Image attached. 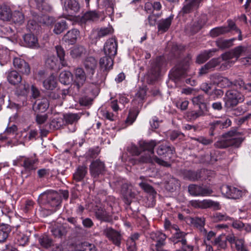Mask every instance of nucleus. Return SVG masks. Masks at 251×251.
<instances>
[{
    "mask_svg": "<svg viewBox=\"0 0 251 251\" xmlns=\"http://www.w3.org/2000/svg\"><path fill=\"white\" fill-rule=\"evenodd\" d=\"M38 201L42 204L46 205L47 207H51V212L56 211V207L61 203L57 193L53 190H48L40 194L39 196Z\"/></svg>",
    "mask_w": 251,
    "mask_h": 251,
    "instance_id": "nucleus-1",
    "label": "nucleus"
},
{
    "mask_svg": "<svg viewBox=\"0 0 251 251\" xmlns=\"http://www.w3.org/2000/svg\"><path fill=\"white\" fill-rule=\"evenodd\" d=\"M235 132L230 131L227 132L221 139L214 143V146L217 148L224 149L229 146L238 148L244 138L242 137H235Z\"/></svg>",
    "mask_w": 251,
    "mask_h": 251,
    "instance_id": "nucleus-2",
    "label": "nucleus"
},
{
    "mask_svg": "<svg viewBox=\"0 0 251 251\" xmlns=\"http://www.w3.org/2000/svg\"><path fill=\"white\" fill-rule=\"evenodd\" d=\"M244 96L236 90H229L226 92L224 101L225 106L228 109H233L238 103L244 101Z\"/></svg>",
    "mask_w": 251,
    "mask_h": 251,
    "instance_id": "nucleus-3",
    "label": "nucleus"
},
{
    "mask_svg": "<svg viewBox=\"0 0 251 251\" xmlns=\"http://www.w3.org/2000/svg\"><path fill=\"white\" fill-rule=\"evenodd\" d=\"M150 236L152 241L155 242V244L150 245V249L151 251H169L164 249L167 238L165 234L157 231L151 232Z\"/></svg>",
    "mask_w": 251,
    "mask_h": 251,
    "instance_id": "nucleus-4",
    "label": "nucleus"
},
{
    "mask_svg": "<svg viewBox=\"0 0 251 251\" xmlns=\"http://www.w3.org/2000/svg\"><path fill=\"white\" fill-rule=\"evenodd\" d=\"M189 203L192 207L195 208H213L214 210H217L220 209L221 208L219 202L209 199L202 201L199 200H192L190 201Z\"/></svg>",
    "mask_w": 251,
    "mask_h": 251,
    "instance_id": "nucleus-5",
    "label": "nucleus"
},
{
    "mask_svg": "<svg viewBox=\"0 0 251 251\" xmlns=\"http://www.w3.org/2000/svg\"><path fill=\"white\" fill-rule=\"evenodd\" d=\"M231 125V121L229 118L215 120L208 124L209 134L213 136L221 129L227 128Z\"/></svg>",
    "mask_w": 251,
    "mask_h": 251,
    "instance_id": "nucleus-6",
    "label": "nucleus"
},
{
    "mask_svg": "<svg viewBox=\"0 0 251 251\" xmlns=\"http://www.w3.org/2000/svg\"><path fill=\"white\" fill-rule=\"evenodd\" d=\"M164 63L163 58L160 56L156 57L151 63L148 71V76L151 81L155 80L158 77Z\"/></svg>",
    "mask_w": 251,
    "mask_h": 251,
    "instance_id": "nucleus-7",
    "label": "nucleus"
},
{
    "mask_svg": "<svg viewBox=\"0 0 251 251\" xmlns=\"http://www.w3.org/2000/svg\"><path fill=\"white\" fill-rule=\"evenodd\" d=\"M188 192L193 196H209L213 193V190L208 187H203L196 184H191L188 186Z\"/></svg>",
    "mask_w": 251,
    "mask_h": 251,
    "instance_id": "nucleus-8",
    "label": "nucleus"
},
{
    "mask_svg": "<svg viewBox=\"0 0 251 251\" xmlns=\"http://www.w3.org/2000/svg\"><path fill=\"white\" fill-rule=\"evenodd\" d=\"M90 173L93 177H98L103 175L106 171L105 165L103 162L100 159L92 161L89 166Z\"/></svg>",
    "mask_w": 251,
    "mask_h": 251,
    "instance_id": "nucleus-9",
    "label": "nucleus"
},
{
    "mask_svg": "<svg viewBox=\"0 0 251 251\" xmlns=\"http://www.w3.org/2000/svg\"><path fill=\"white\" fill-rule=\"evenodd\" d=\"M73 85L77 91L84 85L86 81V75L81 68H76L74 71Z\"/></svg>",
    "mask_w": 251,
    "mask_h": 251,
    "instance_id": "nucleus-10",
    "label": "nucleus"
},
{
    "mask_svg": "<svg viewBox=\"0 0 251 251\" xmlns=\"http://www.w3.org/2000/svg\"><path fill=\"white\" fill-rule=\"evenodd\" d=\"M191 57L188 55L183 61L177 64L175 67L173 75L176 78L184 76L189 68Z\"/></svg>",
    "mask_w": 251,
    "mask_h": 251,
    "instance_id": "nucleus-11",
    "label": "nucleus"
},
{
    "mask_svg": "<svg viewBox=\"0 0 251 251\" xmlns=\"http://www.w3.org/2000/svg\"><path fill=\"white\" fill-rule=\"evenodd\" d=\"M113 32V29L112 26L95 29L92 31L90 35V38L93 42H97L100 38L110 35L112 34Z\"/></svg>",
    "mask_w": 251,
    "mask_h": 251,
    "instance_id": "nucleus-12",
    "label": "nucleus"
},
{
    "mask_svg": "<svg viewBox=\"0 0 251 251\" xmlns=\"http://www.w3.org/2000/svg\"><path fill=\"white\" fill-rule=\"evenodd\" d=\"M94 215L96 219L100 222H111L112 216L101 206L96 205L94 208Z\"/></svg>",
    "mask_w": 251,
    "mask_h": 251,
    "instance_id": "nucleus-13",
    "label": "nucleus"
},
{
    "mask_svg": "<svg viewBox=\"0 0 251 251\" xmlns=\"http://www.w3.org/2000/svg\"><path fill=\"white\" fill-rule=\"evenodd\" d=\"M222 194L229 199H237L242 196V191L237 188L228 185H223L221 188Z\"/></svg>",
    "mask_w": 251,
    "mask_h": 251,
    "instance_id": "nucleus-14",
    "label": "nucleus"
},
{
    "mask_svg": "<svg viewBox=\"0 0 251 251\" xmlns=\"http://www.w3.org/2000/svg\"><path fill=\"white\" fill-rule=\"evenodd\" d=\"M210 80L215 84L222 88H230L232 87V81L228 78L222 76L218 74H214L210 76Z\"/></svg>",
    "mask_w": 251,
    "mask_h": 251,
    "instance_id": "nucleus-15",
    "label": "nucleus"
},
{
    "mask_svg": "<svg viewBox=\"0 0 251 251\" xmlns=\"http://www.w3.org/2000/svg\"><path fill=\"white\" fill-rule=\"evenodd\" d=\"M117 43L114 38H110L107 40L104 46V52L105 55L112 57L117 52Z\"/></svg>",
    "mask_w": 251,
    "mask_h": 251,
    "instance_id": "nucleus-16",
    "label": "nucleus"
},
{
    "mask_svg": "<svg viewBox=\"0 0 251 251\" xmlns=\"http://www.w3.org/2000/svg\"><path fill=\"white\" fill-rule=\"evenodd\" d=\"M106 236L114 244L119 247L121 245V235L120 233L111 227H106L103 231Z\"/></svg>",
    "mask_w": 251,
    "mask_h": 251,
    "instance_id": "nucleus-17",
    "label": "nucleus"
},
{
    "mask_svg": "<svg viewBox=\"0 0 251 251\" xmlns=\"http://www.w3.org/2000/svg\"><path fill=\"white\" fill-rule=\"evenodd\" d=\"M13 64L15 69L23 74H29L30 70L29 66L24 60L18 57L14 58Z\"/></svg>",
    "mask_w": 251,
    "mask_h": 251,
    "instance_id": "nucleus-18",
    "label": "nucleus"
},
{
    "mask_svg": "<svg viewBox=\"0 0 251 251\" xmlns=\"http://www.w3.org/2000/svg\"><path fill=\"white\" fill-rule=\"evenodd\" d=\"M64 8L69 14L73 15L79 11L80 5L76 0H66L64 3Z\"/></svg>",
    "mask_w": 251,
    "mask_h": 251,
    "instance_id": "nucleus-19",
    "label": "nucleus"
},
{
    "mask_svg": "<svg viewBox=\"0 0 251 251\" xmlns=\"http://www.w3.org/2000/svg\"><path fill=\"white\" fill-rule=\"evenodd\" d=\"M202 0H186L181 12L183 14H188L198 8Z\"/></svg>",
    "mask_w": 251,
    "mask_h": 251,
    "instance_id": "nucleus-20",
    "label": "nucleus"
},
{
    "mask_svg": "<svg viewBox=\"0 0 251 251\" xmlns=\"http://www.w3.org/2000/svg\"><path fill=\"white\" fill-rule=\"evenodd\" d=\"M187 233L182 231H178V232H175L173 234L172 236L170 238V240L172 242L174 245H176L180 243L181 246L183 247L187 245V242L186 239V235Z\"/></svg>",
    "mask_w": 251,
    "mask_h": 251,
    "instance_id": "nucleus-21",
    "label": "nucleus"
},
{
    "mask_svg": "<svg viewBox=\"0 0 251 251\" xmlns=\"http://www.w3.org/2000/svg\"><path fill=\"white\" fill-rule=\"evenodd\" d=\"M50 232L55 238H62L66 236L68 230L64 226H55L51 227Z\"/></svg>",
    "mask_w": 251,
    "mask_h": 251,
    "instance_id": "nucleus-22",
    "label": "nucleus"
},
{
    "mask_svg": "<svg viewBox=\"0 0 251 251\" xmlns=\"http://www.w3.org/2000/svg\"><path fill=\"white\" fill-rule=\"evenodd\" d=\"M79 31L76 29H73L68 31L63 36L62 40L66 43L70 45L74 44L76 41Z\"/></svg>",
    "mask_w": 251,
    "mask_h": 251,
    "instance_id": "nucleus-23",
    "label": "nucleus"
},
{
    "mask_svg": "<svg viewBox=\"0 0 251 251\" xmlns=\"http://www.w3.org/2000/svg\"><path fill=\"white\" fill-rule=\"evenodd\" d=\"M24 41L25 45L31 48L39 47V43L37 37L33 34L27 33L24 36Z\"/></svg>",
    "mask_w": 251,
    "mask_h": 251,
    "instance_id": "nucleus-24",
    "label": "nucleus"
},
{
    "mask_svg": "<svg viewBox=\"0 0 251 251\" xmlns=\"http://www.w3.org/2000/svg\"><path fill=\"white\" fill-rule=\"evenodd\" d=\"M36 162L35 159L28 157H25L23 165H22L24 167L25 170L23 171L22 173L23 174L26 173L27 174V176H29L31 171H34L36 169L37 167L35 165Z\"/></svg>",
    "mask_w": 251,
    "mask_h": 251,
    "instance_id": "nucleus-25",
    "label": "nucleus"
},
{
    "mask_svg": "<svg viewBox=\"0 0 251 251\" xmlns=\"http://www.w3.org/2000/svg\"><path fill=\"white\" fill-rule=\"evenodd\" d=\"M157 145L155 140L151 141H140L139 145L140 148L144 151H148V153L152 155H154V148Z\"/></svg>",
    "mask_w": 251,
    "mask_h": 251,
    "instance_id": "nucleus-26",
    "label": "nucleus"
},
{
    "mask_svg": "<svg viewBox=\"0 0 251 251\" xmlns=\"http://www.w3.org/2000/svg\"><path fill=\"white\" fill-rule=\"evenodd\" d=\"M27 141V132L23 131L17 133L15 138L11 142H9L8 143L9 144H11L12 146H15L20 145L25 146V143Z\"/></svg>",
    "mask_w": 251,
    "mask_h": 251,
    "instance_id": "nucleus-27",
    "label": "nucleus"
},
{
    "mask_svg": "<svg viewBox=\"0 0 251 251\" xmlns=\"http://www.w3.org/2000/svg\"><path fill=\"white\" fill-rule=\"evenodd\" d=\"M173 18L174 15H171L166 19L160 20L158 23V31L160 33L166 32L169 28Z\"/></svg>",
    "mask_w": 251,
    "mask_h": 251,
    "instance_id": "nucleus-28",
    "label": "nucleus"
},
{
    "mask_svg": "<svg viewBox=\"0 0 251 251\" xmlns=\"http://www.w3.org/2000/svg\"><path fill=\"white\" fill-rule=\"evenodd\" d=\"M175 149L167 143H163L159 145L157 148L156 152L159 156L166 155V154H173Z\"/></svg>",
    "mask_w": 251,
    "mask_h": 251,
    "instance_id": "nucleus-29",
    "label": "nucleus"
},
{
    "mask_svg": "<svg viewBox=\"0 0 251 251\" xmlns=\"http://www.w3.org/2000/svg\"><path fill=\"white\" fill-rule=\"evenodd\" d=\"M87 174V167L85 165L78 166L73 174V179L76 182L82 181Z\"/></svg>",
    "mask_w": 251,
    "mask_h": 251,
    "instance_id": "nucleus-30",
    "label": "nucleus"
},
{
    "mask_svg": "<svg viewBox=\"0 0 251 251\" xmlns=\"http://www.w3.org/2000/svg\"><path fill=\"white\" fill-rule=\"evenodd\" d=\"M49 106V102L47 98H43L36 100L33 106V108L36 112H44Z\"/></svg>",
    "mask_w": 251,
    "mask_h": 251,
    "instance_id": "nucleus-31",
    "label": "nucleus"
},
{
    "mask_svg": "<svg viewBox=\"0 0 251 251\" xmlns=\"http://www.w3.org/2000/svg\"><path fill=\"white\" fill-rule=\"evenodd\" d=\"M83 65L87 72L94 75L97 66V61L93 57H88L84 60Z\"/></svg>",
    "mask_w": 251,
    "mask_h": 251,
    "instance_id": "nucleus-32",
    "label": "nucleus"
},
{
    "mask_svg": "<svg viewBox=\"0 0 251 251\" xmlns=\"http://www.w3.org/2000/svg\"><path fill=\"white\" fill-rule=\"evenodd\" d=\"M100 65L103 71L109 70L112 68L113 65V58L110 56L105 55L100 60Z\"/></svg>",
    "mask_w": 251,
    "mask_h": 251,
    "instance_id": "nucleus-33",
    "label": "nucleus"
},
{
    "mask_svg": "<svg viewBox=\"0 0 251 251\" xmlns=\"http://www.w3.org/2000/svg\"><path fill=\"white\" fill-rule=\"evenodd\" d=\"M140 235L137 233L132 234L127 240L126 246L128 251H137L136 241L138 240Z\"/></svg>",
    "mask_w": 251,
    "mask_h": 251,
    "instance_id": "nucleus-34",
    "label": "nucleus"
},
{
    "mask_svg": "<svg viewBox=\"0 0 251 251\" xmlns=\"http://www.w3.org/2000/svg\"><path fill=\"white\" fill-rule=\"evenodd\" d=\"M7 79L10 84L16 85L22 81V77L16 71H11L7 73Z\"/></svg>",
    "mask_w": 251,
    "mask_h": 251,
    "instance_id": "nucleus-35",
    "label": "nucleus"
},
{
    "mask_svg": "<svg viewBox=\"0 0 251 251\" xmlns=\"http://www.w3.org/2000/svg\"><path fill=\"white\" fill-rule=\"evenodd\" d=\"M81 116V113H67L64 115L63 119L66 124H75L80 119Z\"/></svg>",
    "mask_w": 251,
    "mask_h": 251,
    "instance_id": "nucleus-36",
    "label": "nucleus"
},
{
    "mask_svg": "<svg viewBox=\"0 0 251 251\" xmlns=\"http://www.w3.org/2000/svg\"><path fill=\"white\" fill-rule=\"evenodd\" d=\"M192 101L194 105H196L199 106V109H203L204 110H208V108L203 96L199 95L195 97L192 99Z\"/></svg>",
    "mask_w": 251,
    "mask_h": 251,
    "instance_id": "nucleus-37",
    "label": "nucleus"
},
{
    "mask_svg": "<svg viewBox=\"0 0 251 251\" xmlns=\"http://www.w3.org/2000/svg\"><path fill=\"white\" fill-rule=\"evenodd\" d=\"M11 231L9 225L4 224H0V242H4L8 238Z\"/></svg>",
    "mask_w": 251,
    "mask_h": 251,
    "instance_id": "nucleus-38",
    "label": "nucleus"
},
{
    "mask_svg": "<svg viewBox=\"0 0 251 251\" xmlns=\"http://www.w3.org/2000/svg\"><path fill=\"white\" fill-rule=\"evenodd\" d=\"M38 241L40 245L45 249L50 248L53 244V241L52 238L46 234L42 235L39 238Z\"/></svg>",
    "mask_w": 251,
    "mask_h": 251,
    "instance_id": "nucleus-39",
    "label": "nucleus"
},
{
    "mask_svg": "<svg viewBox=\"0 0 251 251\" xmlns=\"http://www.w3.org/2000/svg\"><path fill=\"white\" fill-rule=\"evenodd\" d=\"M29 85L25 81H21V84L16 88L15 94L17 96H26L29 92Z\"/></svg>",
    "mask_w": 251,
    "mask_h": 251,
    "instance_id": "nucleus-40",
    "label": "nucleus"
},
{
    "mask_svg": "<svg viewBox=\"0 0 251 251\" xmlns=\"http://www.w3.org/2000/svg\"><path fill=\"white\" fill-rule=\"evenodd\" d=\"M37 8L43 12H50L52 7L47 0H34Z\"/></svg>",
    "mask_w": 251,
    "mask_h": 251,
    "instance_id": "nucleus-41",
    "label": "nucleus"
},
{
    "mask_svg": "<svg viewBox=\"0 0 251 251\" xmlns=\"http://www.w3.org/2000/svg\"><path fill=\"white\" fill-rule=\"evenodd\" d=\"M205 218L203 217H196L193 220V223L203 235H206V230L204 228Z\"/></svg>",
    "mask_w": 251,
    "mask_h": 251,
    "instance_id": "nucleus-42",
    "label": "nucleus"
},
{
    "mask_svg": "<svg viewBox=\"0 0 251 251\" xmlns=\"http://www.w3.org/2000/svg\"><path fill=\"white\" fill-rule=\"evenodd\" d=\"M213 245L216 246L219 250L226 249L227 244L225 235H221L216 238L213 242Z\"/></svg>",
    "mask_w": 251,
    "mask_h": 251,
    "instance_id": "nucleus-43",
    "label": "nucleus"
},
{
    "mask_svg": "<svg viewBox=\"0 0 251 251\" xmlns=\"http://www.w3.org/2000/svg\"><path fill=\"white\" fill-rule=\"evenodd\" d=\"M11 19L15 23L21 25L25 22V16L21 11L16 10L11 14Z\"/></svg>",
    "mask_w": 251,
    "mask_h": 251,
    "instance_id": "nucleus-44",
    "label": "nucleus"
},
{
    "mask_svg": "<svg viewBox=\"0 0 251 251\" xmlns=\"http://www.w3.org/2000/svg\"><path fill=\"white\" fill-rule=\"evenodd\" d=\"M56 79L53 75H50L43 81L44 87L48 90H53L56 86Z\"/></svg>",
    "mask_w": 251,
    "mask_h": 251,
    "instance_id": "nucleus-45",
    "label": "nucleus"
},
{
    "mask_svg": "<svg viewBox=\"0 0 251 251\" xmlns=\"http://www.w3.org/2000/svg\"><path fill=\"white\" fill-rule=\"evenodd\" d=\"M234 39L225 40L223 39H219L216 41V44L221 49H226L229 48L233 45V41Z\"/></svg>",
    "mask_w": 251,
    "mask_h": 251,
    "instance_id": "nucleus-46",
    "label": "nucleus"
},
{
    "mask_svg": "<svg viewBox=\"0 0 251 251\" xmlns=\"http://www.w3.org/2000/svg\"><path fill=\"white\" fill-rule=\"evenodd\" d=\"M232 50L236 60H237L241 56L247 55L248 53V48L245 46H239Z\"/></svg>",
    "mask_w": 251,
    "mask_h": 251,
    "instance_id": "nucleus-47",
    "label": "nucleus"
},
{
    "mask_svg": "<svg viewBox=\"0 0 251 251\" xmlns=\"http://www.w3.org/2000/svg\"><path fill=\"white\" fill-rule=\"evenodd\" d=\"M229 32V29L226 26H220L213 28L210 31V35L212 37H216L220 35L224 34Z\"/></svg>",
    "mask_w": 251,
    "mask_h": 251,
    "instance_id": "nucleus-48",
    "label": "nucleus"
},
{
    "mask_svg": "<svg viewBox=\"0 0 251 251\" xmlns=\"http://www.w3.org/2000/svg\"><path fill=\"white\" fill-rule=\"evenodd\" d=\"M99 17L98 13L95 11H88L82 16L81 20L83 22L94 21L97 20Z\"/></svg>",
    "mask_w": 251,
    "mask_h": 251,
    "instance_id": "nucleus-49",
    "label": "nucleus"
},
{
    "mask_svg": "<svg viewBox=\"0 0 251 251\" xmlns=\"http://www.w3.org/2000/svg\"><path fill=\"white\" fill-rule=\"evenodd\" d=\"M86 49L84 47L78 46L74 47L70 52V54L74 58H76L81 56L86 53Z\"/></svg>",
    "mask_w": 251,
    "mask_h": 251,
    "instance_id": "nucleus-50",
    "label": "nucleus"
},
{
    "mask_svg": "<svg viewBox=\"0 0 251 251\" xmlns=\"http://www.w3.org/2000/svg\"><path fill=\"white\" fill-rule=\"evenodd\" d=\"M67 28V25L66 22L64 20H61L55 23L53 32L56 34H59Z\"/></svg>",
    "mask_w": 251,
    "mask_h": 251,
    "instance_id": "nucleus-51",
    "label": "nucleus"
},
{
    "mask_svg": "<svg viewBox=\"0 0 251 251\" xmlns=\"http://www.w3.org/2000/svg\"><path fill=\"white\" fill-rule=\"evenodd\" d=\"M122 191L123 192L124 198L126 199L125 202L126 204H129L131 202V200L128 199V197L129 198H134L135 196L134 193H132L131 190L129 189L126 184L123 185Z\"/></svg>",
    "mask_w": 251,
    "mask_h": 251,
    "instance_id": "nucleus-52",
    "label": "nucleus"
},
{
    "mask_svg": "<svg viewBox=\"0 0 251 251\" xmlns=\"http://www.w3.org/2000/svg\"><path fill=\"white\" fill-rule=\"evenodd\" d=\"M215 51V50H213ZM212 50H205L198 55L196 59L197 63L201 64L205 62L208 58L212 56Z\"/></svg>",
    "mask_w": 251,
    "mask_h": 251,
    "instance_id": "nucleus-53",
    "label": "nucleus"
},
{
    "mask_svg": "<svg viewBox=\"0 0 251 251\" xmlns=\"http://www.w3.org/2000/svg\"><path fill=\"white\" fill-rule=\"evenodd\" d=\"M15 238L19 246H24L28 242V236L18 231L15 233Z\"/></svg>",
    "mask_w": 251,
    "mask_h": 251,
    "instance_id": "nucleus-54",
    "label": "nucleus"
},
{
    "mask_svg": "<svg viewBox=\"0 0 251 251\" xmlns=\"http://www.w3.org/2000/svg\"><path fill=\"white\" fill-rule=\"evenodd\" d=\"M11 10L5 7H0V19L2 21H8L11 19Z\"/></svg>",
    "mask_w": 251,
    "mask_h": 251,
    "instance_id": "nucleus-55",
    "label": "nucleus"
},
{
    "mask_svg": "<svg viewBox=\"0 0 251 251\" xmlns=\"http://www.w3.org/2000/svg\"><path fill=\"white\" fill-rule=\"evenodd\" d=\"M56 53L58 58L60 59V62L62 66L65 67L67 66V63L65 60L64 57L65 55V52L63 48L61 46H56L55 47Z\"/></svg>",
    "mask_w": 251,
    "mask_h": 251,
    "instance_id": "nucleus-56",
    "label": "nucleus"
},
{
    "mask_svg": "<svg viewBox=\"0 0 251 251\" xmlns=\"http://www.w3.org/2000/svg\"><path fill=\"white\" fill-rule=\"evenodd\" d=\"M72 75V74L70 71H63L60 74L59 81L63 84H68L70 82L71 77Z\"/></svg>",
    "mask_w": 251,
    "mask_h": 251,
    "instance_id": "nucleus-57",
    "label": "nucleus"
},
{
    "mask_svg": "<svg viewBox=\"0 0 251 251\" xmlns=\"http://www.w3.org/2000/svg\"><path fill=\"white\" fill-rule=\"evenodd\" d=\"M185 48L183 46L177 44H174L171 49V54L175 58L178 57L184 50Z\"/></svg>",
    "mask_w": 251,
    "mask_h": 251,
    "instance_id": "nucleus-58",
    "label": "nucleus"
},
{
    "mask_svg": "<svg viewBox=\"0 0 251 251\" xmlns=\"http://www.w3.org/2000/svg\"><path fill=\"white\" fill-rule=\"evenodd\" d=\"M213 220L215 222L221 221H232L230 217L228 216L226 213L216 212L213 216Z\"/></svg>",
    "mask_w": 251,
    "mask_h": 251,
    "instance_id": "nucleus-59",
    "label": "nucleus"
},
{
    "mask_svg": "<svg viewBox=\"0 0 251 251\" xmlns=\"http://www.w3.org/2000/svg\"><path fill=\"white\" fill-rule=\"evenodd\" d=\"M185 177L191 181L198 180L201 177V173L199 171L195 172L187 171L185 173Z\"/></svg>",
    "mask_w": 251,
    "mask_h": 251,
    "instance_id": "nucleus-60",
    "label": "nucleus"
},
{
    "mask_svg": "<svg viewBox=\"0 0 251 251\" xmlns=\"http://www.w3.org/2000/svg\"><path fill=\"white\" fill-rule=\"evenodd\" d=\"M63 119L61 118H53L51 120L49 126L50 129H57L63 124Z\"/></svg>",
    "mask_w": 251,
    "mask_h": 251,
    "instance_id": "nucleus-61",
    "label": "nucleus"
},
{
    "mask_svg": "<svg viewBox=\"0 0 251 251\" xmlns=\"http://www.w3.org/2000/svg\"><path fill=\"white\" fill-rule=\"evenodd\" d=\"M154 156H155L154 154L152 155L150 153L145 154L140 157L139 162L143 163H152L153 162H155Z\"/></svg>",
    "mask_w": 251,
    "mask_h": 251,
    "instance_id": "nucleus-62",
    "label": "nucleus"
},
{
    "mask_svg": "<svg viewBox=\"0 0 251 251\" xmlns=\"http://www.w3.org/2000/svg\"><path fill=\"white\" fill-rule=\"evenodd\" d=\"M208 110H204L199 109L198 111H192L189 113V116L192 119L195 120L197 118L203 116L207 114Z\"/></svg>",
    "mask_w": 251,
    "mask_h": 251,
    "instance_id": "nucleus-63",
    "label": "nucleus"
},
{
    "mask_svg": "<svg viewBox=\"0 0 251 251\" xmlns=\"http://www.w3.org/2000/svg\"><path fill=\"white\" fill-rule=\"evenodd\" d=\"M61 94L62 95V97L63 95H65V91L56 90L55 91L50 92L48 94V97L50 100H55L60 98Z\"/></svg>",
    "mask_w": 251,
    "mask_h": 251,
    "instance_id": "nucleus-64",
    "label": "nucleus"
}]
</instances>
